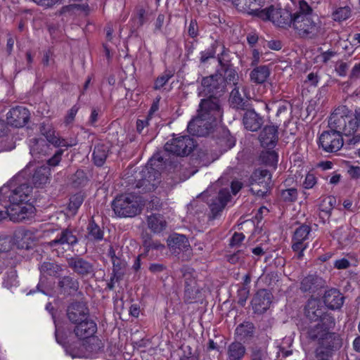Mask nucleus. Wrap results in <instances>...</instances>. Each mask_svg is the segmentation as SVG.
<instances>
[{"mask_svg": "<svg viewBox=\"0 0 360 360\" xmlns=\"http://www.w3.org/2000/svg\"><path fill=\"white\" fill-rule=\"evenodd\" d=\"M77 241V236L71 230L67 229L63 230L54 240L49 243V245L51 248L56 250H58L60 247H62V249L64 250L65 248L69 249L76 244Z\"/></svg>", "mask_w": 360, "mask_h": 360, "instance_id": "obj_18", "label": "nucleus"}, {"mask_svg": "<svg viewBox=\"0 0 360 360\" xmlns=\"http://www.w3.org/2000/svg\"><path fill=\"white\" fill-rule=\"evenodd\" d=\"M168 246L175 252L179 251H187L190 244L187 238L181 234L174 233L169 236L167 240Z\"/></svg>", "mask_w": 360, "mask_h": 360, "instance_id": "obj_30", "label": "nucleus"}, {"mask_svg": "<svg viewBox=\"0 0 360 360\" xmlns=\"http://www.w3.org/2000/svg\"><path fill=\"white\" fill-rule=\"evenodd\" d=\"M59 285L64 289L77 290L78 283L71 277L65 276L60 281Z\"/></svg>", "mask_w": 360, "mask_h": 360, "instance_id": "obj_46", "label": "nucleus"}, {"mask_svg": "<svg viewBox=\"0 0 360 360\" xmlns=\"http://www.w3.org/2000/svg\"><path fill=\"white\" fill-rule=\"evenodd\" d=\"M188 34L194 38L198 34V26L195 20H191L188 26Z\"/></svg>", "mask_w": 360, "mask_h": 360, "instance_id": "obj_56", "label": "nucleus"}, {"mask_svg": "<svg viewBox=\"0 0 360 360\" xmlns=\"http://www.w3.org/2000/svg\"><path fill=\"white\" fill-rule=\"evenodd\" d=\"M205 97L200 102L198 113L214 123L222 115L219 99L217 96Z\"/></svg>", "mask_w": 360, "mask_h": 360, "instance_id": "obj_11", "label": "nucleus"}, {"mask_svg": "<svg viewBox=\"0 0 360 360\" xmlns=\"http://www.w3.org/2000/svg\"><path fill=\"white\" fill-rule=\"evenodd\" d=\"M248 12L263 20H269L279 27L288 28L292 25L293 13L292 14L285 8L274 6H271L264 9L252 8L250 7Z\"/></svg>", "mask_w": 360, "mask_h": 360, "instance_id": "obj_4", "label": "nucleus"}, {"mask_svg": "<svg viewBox=\"0 0 360 360\" xmlns=\"http://www.w3.org/2000/svg\"><path fill=\"white\" fill-rule=\"evenodd\" d=\"M63 153V150H58L54 155L48 160V165L50 166H56L61 160V157Z\"/></svg>", "mask_w": 360, "mask_h": 360, "instance_id": "obj_54", "label": "nucleus"}, {"mask_svg": "<svg viewBox=\"0 0 360 360\" xmlns=\"http://www.w3.org/2000/svg\"><path fill=\"white\" fill-rule=\"evenodd\" d=\"M241 87V85L235 86L231 94L229 101L231 105L236 108L242 109L244 107L245 101L243 98L241 96L239 89Z\"/></svg>", "mask_w": 360, "mask_h": 360, "instance_id": "obj_38", "label": "nucleus"}, {"mask_svg": "<svg viewBox=\"0 0 360 360\" xmlns=\"http://www.w3.org/2000/svg\"><path fill=\"white\" fill-rule=\"evenodd\" d=\"M79 110V107L77 105H73L68 111L65 118V122L66 124H71L75 117V115Z\"/></svg>", "mask_w": 360, "mask_h": 360, "instance_id": "obj_52", "label": "nucleus"}, {"mask_svg": "<svg viewBox=\"0 0 360 360\" xmlns=\"http://www.w3.org/2000/svg\"><path fill=\"white\" fill-rule=\"evenodd\" d=\"M9 219L14 222H21L33 217L35 208L31 204L11 202L6 207Z\"/></svg>", "mask_w": 360, "mask_h": 360, "instance_id": "obj_13", "label": "nucleus"}, {"mask_svg": "<svg viewBox=\"0 0 360 360\" xmlns=\"http://www.w3.org/2000/svg\"><path fill=\"white\" fill-rule=\"evenodd\" d=\"M245 127L252 131H257L262 124V119L253 110H247L243 118Z\"/></svg>", "mask_w": 360, "mask_h": 360, "instance_id": "obj_28", "label": "nucleus"}, {"mask_svg": "<svg viewBox=\"0 0 360 360\" xmlns=\"http://www.w3.org/2000/svg\"><path fill=\"white\" fill-rule=\"evenodd\" d=\"M245 254L242 250H238L236 253H234L229 257V262L235 264L240 259H244Z\"/></svg>", "mask_w": 360, "mask_h": 360, "instance_id": "obj_57", "label": "nucleus"}, {"mask_svg": "<svg viewBox=\"0 0 360 360\" xmlns=\"http://www.w3.org/2000/svg\"><path fill=\"white\" fill-rule=\"evenodd\" d=\"M336 200L333 197H327L323 200L322 206L323 207V211L326 212H330L335 205Z\"/></svg>", "mask_w": 360, "mask_h": 360, "instance_id": "obj_50", "label": "nucleus"}, {"mask_svg": "<svg viewBox=\"0 0 360 360\" xmlns=\"http://www.w3.org/2000/svg\"><path fill=\"white\" fill-rule=\"evenodd\" d=\"M323 286L322 279L316 276L309 275L304 277L300 284V290L302 292L313 293Z\"/></svg>", "mask_w": 360, "mask_h": 360, "instance_id": "obj_29", "label": "nucleus"}, {"mask_svg": "<svg viewBox=\"0 0 360 360\" xmlns=\"http://www.w3.org/2000/svg\"><path fill=\"white\" fill-rule=\"evenodd\" d=\"M150 117H147L144 120H138L136 121V130L139 133H141L143 129L148 125Z\"/></svg>", "mask_w": 360, "mask_h": 360, "instance_id": "obj_59", "label": "nucleus"}, {"mask_svg": "<svg viewBox=\"0 0 360 360\" xmlns=\"http://www.w3.org/2000/svg\"><path fill=\"white\" fill-rule=\"evenodd\" d=\"M195 147V142L193 139L188 136H180L167 141L165 145V150L177 156H186Z\"/></svg>", "mask_w": 360, "mask_h": 360, "instance_id": "obj_9", "label": "nucleus"}, {"mask_svg": "<svg viewBox=\"0 0 360 360\" xmlns=\"http://www.w3.org/2000/svg\"><path fill=\"white\" fill-rule=\"evenodd\" d=\"M147 225L153 233H159L165 229L167 222L160 214H151L147 218Z\"/></svg>", "mask_w": 360, "mask_h": 360, "instance_id": "obj_32", "label": "nucleus"}, {"mask_svg": "<svg viewBox=\"0 0 360 360\" xmlns=\"http://www.w3.org/2000/svg\"><path fill=\"white\" fill-rule=\"evenodd\" d=\"M326 309L322 306L319 300L311 299L307 302L305 308L307 317L314 322L334 325V319L326 313Z\"/></svg>", "mask_w": 360, "mask_h": 360, "instance_id": "obj_12", "label": "nucleus"}, {"mask_svg": "<svg viewBox=\"0 0 360 360\" xmlns=\"http://www.w3.org/2000/svg\"><path fill=\"white\" fill-rule=\"evenodd\" d=\"M270 70L266 65H261L254 68L250 72V79L256 84H262L269 77Z\"/></svg>", "mask_w": 360, "mask_h": 360, "instance_id": "obj_34", "label": "nucleus"}, {"mask_svg": "<svg viewBox=\"0 0 360 360\" xmlns=\"http://www.w3.org/2000/svg\"><path fill=\"white\" fill-rule=\"evenodd\" d=\"M316 183L315 176L313 174H307L303 182V186L306 189H309L313 188Z\"/></svg>", "mask_w": 360, "mask_h": 360, "instance_id": "obj_53", "label": "nucleus"}, {"mask_svg": "<svg viewBox=\"0 0 360 360\" xmlns=\"http://www.w3.org/2000/svg\"><path fill=\"white\" fill-rule=\"evenodd\" d=\"M224 89L223 77L215 74L202 78L198 94L200 96H217L219 98Z\"/></svg>", "mask_w": 360, "mask_h": 360, "instance_id": "obj_7", "label": "nucleus"}, {"mask_svg": "<svg viewBox=\"0 0 360 360\" xmlns=\"http://www.w3.org/2000/svg\"><path fill=\"white\" fill-rule=\"evenodd\" d=\"M230 197V193L227 189H222L219 191L217 198L214 199L210 205L213 218H216L219 213L224 210L229 201Z\"/></svg>", "mask_w": 360, "mask_h": 360, "instance_id": "obj_26", "label": "nucleus"}, {"mask_svg": "<svg viewBox=\"0 0 360 360\" xmlns=\"http://www.w3.org/2000/svg\"><path fill=\"white\" fill-rule=\"evenodd\" d=\"M213 124L214 122L198 113V115L188 122L187 129L193 136H205L210 133Z\"/></svg>", "mask_w": 360, "mask_h": 360, "instance_id": "obj_16", "label": "nucleus"}, {"mask_svg": "<svg viewBox=\"0 0 360 360\" xmlns=\"http://www.w3.org/2000/svg\"><path fill=\"white\" fill-rule=\"evenodd\" d=\"M111 205L115 216L121 218L134 217L139 214L143 208L141 198L131 193L117 196Z\"/></svg>", "mask_w": 360, "mask_h": 360, "instance_id": "obj_3", "label": "nucleus"}, {"mask_svg": "<svg viewBox=\"0 0 360 360\" xmlns=\"http://www.w3.org/2000/svg\"><path fill=\"white\" fill-rule=\"evenodd\" d=\"M333 326L325 323H311L307 328V338L318 345L315 349L316 356L332 355L342 347V342L340 335L329 331Z\"/></svg>", "mask_w": 360, "mask_h": 360, "instance_id": "obj_1", "label": "nucleus"}, {"mask_svg": "<svg viewBox=\"0 0 360 360\" xmlns=\"http://www.w3.org/2000/svg\"><path fill=\"white\" fill-rule=\"evenodd\" d=\"M351 14V11L349 7H340L337 8L333 13V18L335 21H342L347 19Z\"/></svg>", "mask_w": 360, "mask_h": 360, "instance_id": "obj_41", "label": "nucleus"}, {"mask_svg": "<svg viewBox=\"0 0 360 360\" xmlns=\"http://www.w3.org/2000/svg\"><path fill=\"white\" fill-rule=\"evenodd\" d=\"M108 148L103 144H98L93 152V160L97 166H102L108 156Z\"/></svg>", "mask_w": 360, "mask_h": 360, "instance_id": "obj_36", "label": "nucleus"}, {"mask_svg": "<svg viewBox=\"0 0 360 360\" xmlns=\"http://www.w3.org/2000/svg\"><path fill=\"white\" fill-rule=\"evenodd\" d=\"M155 160L150 159L146 169L141 172V179L136 185V187L141 189V192L146 193L154 191L160 183V174L152 166Z\"/></svg>", "mask_w": 360, "mask_h": 360, "instance_id": "obj_10", "label": "nucleus"}, {"mask_svg": "<svg viewBox=\"0 0 360 360\" xmlns=\"http://www.w3.org/2000/svg\"><path fill=\"white\" fill-rule=\"evenodd\" d=\"M50 175L49 169L47 167L37 168L32 176V182L35 186H41L47 183Z\"/></svg>", "mask_w": 360, "mask_h": 360, "instance_id": "obj_35", "label": "nucleus"}, {"mask_svg": "<svg viewBox=\"0 0 360 360\" xmlns=\"http://www.w3.org/2000/svg\"><path fill=\"white\" fill-rule=\"evenodd\" d=\"M342 135L333 130L323 131L319 137V146L326 152L338 151L343 146Z\"/></svg>", "mask_w": 360, "mask_h": 360, "instance_id": "obj_15", "label": "nucleus"}, {"mask_svg": "<svg viewBox=\"0 0 360 360\" xmlns=\"http://www.w3.org/2000/svg\"><path fill=\"white\" fill-rule=\"evenodd\" d=\"M245 352L246 348L241 342H231L227 347V359L228 360H241Z\"/></svg>", "mask_w": 360, "mask_h": 360, "instance_id": "obj_33", "label": "nucleus"}, {"mask_svg": "<svg viewBox=\"0 0 360 360\" xmlns=\"http://www.w3.org/2000/svg\"><path fill=\"white\" fill-rule=\"evenodd\" d=\"M224 79V82H229L233 83V84L235 86L241 85L240 84H238V75L237 72L231 68H226L225 70L224 77H223Z\"/></svg>", "mask_w": 360, "mask_h": 360, "instance_id": "obj_44", "label": "nucleus"}, {"mask_svg": "<svg viewBox=\"0 0 360 360\" xmlns=\"http://www.w3.org/2000/svg\"><path fill=\"white\" fill-rule=\"evenodd\" d=\"M103 238V231L92 219L87 226V238L90 240H101Z\"/></svg>", "mask_w": 360, "mask_h": 360, "instance_id": "obj_37", "label": "nucleus"}, {"mask_svg": "<svg viewBox=\"0 0 360 360\" xmlns=\"http://www.w3.org/2000/svg\"><path fill=\"white\" fill-rule=\"evenodd\" d=\"M68 263L75 273L82 276H87L94 274V265L82 257H71L68 260Z\"/></svg>", "mask_w": 360, "mask_h": 360, "instance_id": "obj_22", "label": "nucleus"}, {"mask_svg": "<svg viewBox=\"0 0 360 360\" xmlns=\"http://www.w3.org/2000/svg\"><path fill=\"white\" fill-rule=\"evenodd\" d=\"M350 176L353 178L360 177V167H351L348 171Z\"/></svg>", "mask_w": 360, "mask_h": 360, "instance_id": "obj_64", "label": "nucleus"}, {"mask_svg": "<svg viewBox=\"0 0 360 360\" xmlns=\"http://www.w3.org/2000/svg\"><path fill=\"white\" fill-rule=\"evenodd\" d=\"M268 354L264 348L255 347L251 349L250 360H267Z\"/></svg>", "mask_w": 360, "mask_h": 360, "instance_id": "obj_42", "label": "nucleus"}, {"mask_svg": "<svg viewBox=\"0 0 360 360\" xmlns=\"http://www.w3.org/2000/svg\"><path fill=\"white\" fill-rule=\"evenodd\" d=\"M349 69V65L345 62H340L337 65L335 71L339 76L345 77Z\"/></svg>", "mask_w": 360, "mask_h": 360, "instance_id": "obj_55", "label": "nucleus"}, {"mask_svg": "<svg viewBox=\"0 0 360 360\" xmlns=\"http://www.w3.org/2000/svg\"><path fill=\"white\" fill-rule=\"evenodd\" d=\"M7 122L15 127H22L30 119L28 110L22 106L12 108L7 113Z\"/></svg>", "mask_w": 360, "mask_h": 360, "instance_id": "obj_20", "label": "nucleus"}, {"mask_svg": "<svg viewBox=\"0 0 360 360\" xmlns=\"http://www.w3.org/2000/svg\"><path fill=\"white\" fill-rule=\"evenodd\" d=\"M96 331V323L92 319L76 324L74 328L75 335L80 340H89L91 338H96L94 336Z\"/></svg>", "mask_w": 360, "mask_h": 360, "instance_id": "obj_23", "label": "nucleus"}, {"mask_svg": "<svg viewBox=\"0 0 360 360\" xmlns=\"http://www.w3.org/2000/svg\"><path fill=\"white\" fill-rule=\"evenodd\" d=\"M143 246L147 251L150 250H157L162 251L165 249V245L158 240H152L150 239H146L143 241Z\"/></svg>", "mask_w": 360, "mask_h": 360, "instance_id": "obj_48", "label": "nucleus"}, {"mask_svg": "<svg viewBox=\"0 0 360 360\" xmlns=\"http://www.w3.org/2000/svg\"><path fill=\"white\" fill-rule=\"evenodd\" d=\"M267 46L269 49L275 51H278L282 48L281 42L278 40L269 41L267 43Z\"/></svg>", "mask_w": 360, "mask_h": 360, "instance_id": "obj_62", "label": "nucleus"}, {"mask_svg": "<svg viewBox=\"0 0 360 360\" xmlns=\"http://www.w3.org/2000/svg\"><path fill=\"white\" fill-rule=\"evenodd\" d=\"M254 333V326L252 323L245 322L240 324L236 329V333L240 339L251 337Z\"/></svg>", "mask_w": 360, "mask_h": 360, "instance_id": "obj_39", "label": "nucleus"}, {"mask_svg": "<svg viewBox=\"0 0 360 360\" xmlns=\"http://www.w3.org/2000/svg\"><path fill=\"white\" fill-rule=\"evenodd\" d=\"M278 139V128L274 125L266 126L259 135V141L262 146L269 148L276 146Z\"/></svg>", "mask_w": 360, "mask_h": 360, "instance_id": "obj_24", "label": "nucleus"}, {"mask_svg": "<svg viewBox=\"0 0 360 360\" xmlns=\"http://www.w3.org/2000/svg\"><path fill=\"white\" fill-rule=\"evenodd\" d=\"M40 131L46 138V141L56 148H69L75 144L72 141L70 142L67 139L60 137L51 126H46L45 124L41 125Z\"/></svg>", "mask_w": 360, "mask_h": 360, "instance_id": "obj_19", "label": "nucleus"}, {"mask_svg": "<svg viewBox=\"0 0 360 360\" xmlns=\"http://www.w3.org/2000/svg\"><path fill=\"white\" fill-rule=\"evenodd\" d=\"M50 150L49 145L44 139L34 138L30 140V153L33 156L46 155Z\"/></svg>", "mask_w": 360, "mask_h": 360, "instance_id": "obj_31", "label": "nucleus"}, {"mask_svg": "<svg viewBox=\"0 0 360 360\" xmlns=\"http://www.w3.org/2000/svg\"><path fill=\"white\" fill-rule=\"evenodd\" d=\"M101 347V341L98 338H91L89 340L76 342L69 347L67 352L72 358H89Z\"/></svg>", "mask_w": 360, "mask_h": 360, "instance_id": "obj_6", "label": "nucleus"}, {"mask_svg": "<svg viewBox=\"0 0 360 360\" xmlns=\"http://www.w3.org/2000/svg\"><path fill=\"white\" fill-rule=\"evenodd\" d=\"M13 246L11 238L9 236H0V252H8Z\"/></svg>", "mask_w": 360, "mask_h": 360, "instance_id": "obj_49", "label": "nucleus"}, {"mask_svg": "<svg viewBox=\"0 0 360 360\" xmlns=\"http://www.w3.org/2000/svg\"><path fill=\"white\" fill-rule=\"evenodd\" d=\"M319 78L317 74L311 72L309 73L306 79V82L310 83L311 85L316 86L319 82Z\"/></svg>", "mask_w": 360, "mask_h": 360, "instance_id": "obj_60", "label": "nucleus"}, {"mask_svg": "<svg viewBox=\"0 0 360 360\" xmlns=\"http://www.w3.org/2000/svg\"><path fill=\"white\" fill-rule=\"evenodd\" d=\"M311 227L307 224H302L297 228L292 238V249L297 253V258L301 259L304 256V251L308 248L306 242L309 238Z\"/></svg>", "mask_w": 360, "mask_h": 360, "instance_id": "obj_14", "label": "nucleus"}, {"mask_svg": "<svg viewBox=\"0 0 360 360\" xmlns=\"http://www.w3.org/2000/svg\"><path fill=\"white\" fill-rule=\"evenodd\" d=\"M349 262L345 258L338 259L334 262V266L338 269H345L349 266Z\"/></svg>", "mask_w": 360, "mask_h": 360, "instance_id": "obj_58", "label": "nucleus"}, {"mask_svg": "<svg viewBox=\"0 0 360 360\" xmlns=\"http://www.w3.org/2000/svg\"><path fill=\"white\" fill-rule=\"evenodd\" d=\"M291 27L301 38L315 39L323 33L322 24L311 8L304 1L293 13Z\"/></svg>", "mask_w": 360, "mask_h": 360, "instance_id": "obj_2", "label": "nucleus"}, {"mask_svg": "<svg viewBox=\"0 0 360 360\" xmlns=\"http://www.w3.org/2000/svg\"><path fill=\"white\" fill-rule=\"evenodd\" d=\"M83 197L80 194L72 195L70 199L68 208L72 212H75L83 202Z\"/></svg>", "mask_w": 360, "mask_h": 360, "instance_id": "obj_45", "label": "nucleus"}, {"mask_svg": "<svg viewBox=\"0 0 360 360\" xmlns=\"http://www.w3.org/2000/svg\"><path fill=\"white\" fill-rule=\"evenodd\" d=\"M35 3H37L39 5L46 6V7H51L53 5H55L58 0H32Z\"/></svg>", "mask_w": 360, "mask_h": 360, "instance_id": "obj_63", "label": "nucleus"}, {"mask_svg": "<svg viewBox=\"0 0 360 360\" xmlns=\"http://www.w3.org/2000/svg\"><path fill=\"white\" fill-rule=\"evenodd\" d=\"M173 75H174L171 71L164 72L163 74L159 76L155 81L154 89L158 90L163 87L167 83L169 79L173 77Z\"/></svg>", "mask_w": 360, "mask_h": 360, "instance_id": "obj_43", "label": "nucleus"}, {"mask_svg": "<svg viewBox=\"0 0 360 360\" xmlns=\"http://www.w3.org/2000/svg\"><path fill=\"white\" fill-rule=\"evenodd\" d=\"M323 299L326 306L331 309H340L344 302V297L340 292L335 288L326 290Z\"/></svg>", "mask_w": 360, "mask_h": 360, "instance_id": "obj_25", "label": "nucleus"}, {"mask_svg": "<svg viewBox=\"0 0 360 360\" xmlns=\"http://www.w3.org/2000/svg\"><path fill=\"white\" fill-rule=\"evenodd\" d=\"M281 195L283 200L288 202H293L297 199V191L293 188L283 190L281 191Z\"/></svg>", "mask_w": 360, "mask_h": 360, "instance_id": "obj_47", "label": "nucleus"}, {"mask_svg": "<svg viewBox=\"0 0 360 360\" xmlns=\"http://www.w3.org/2000/svg\"><path fill=\"white\" fill-rule=\"evenodd\" d=\"M328 127L330 130L349 136L356 130V123L347 115L345 108H337L331 114L328 120Z\"/></svg>", "mask_w": 360, "mask_h": 360, "instance_id": "obj_5", "label": "nucleus"}, {"mask_svg": "<svg viewBox=\"0 0 360 360\" xmlns=\"http://www.w3.org/2000/svg\"><path fill=\"white\" fill-rule=\"evenodd\" d=\"M245 235L243 233H235L231 238L230 246L238 247L244 240Z\"/></svg>", "mask_w": 360, "mask_h": 360, "instance_id": "obj_51", "label": "nucleus"}, {"mask_svg": "<svg viewBox=\"0 0 360 360\" xmlns=\"http://www.w3.org/2000/svg\"><path fill=\"white\" fill-rule=\"evenodd\" d=\"M360 77V63L355 64L349 75L351 79H356Z\"/></svg>", "mask_w": 360, "mask_h": 360, "instance_id": "obj_61", "label": "nucleus"}, {"mask_svg": "<svg viewBox=\"0 0 360 360\" xmlns=\"http://www.w3.org/2000/svg\"><path fill=\"white\" fill-rule=\"evenodd\" d=\"M32 188L27 184H23L13 190L9 195L11 202H27Z\"/></svg>", "mask_w": 360, "mask_h": 360, "instance_id": "obj_27", "label": "nucleus"}, {"mask_svg": "<svg viewBox=\"0 0 360 360\" xmlns=\"http://www.w3.org/2000/svg\"><path fill=\"white\" fill-rule=\"evenodd\" d=\"M271 303V294L265 289L257 292L252 300V306L255 313L263 314L270 307Z\"/></svg>", "mask_w": 360, "mask_h": 360, "instance_id": "obj_21", "label": "nucleus"}, {"mask_svg": "<svg viewBox=\"0 0 360 360\" xmlns=\"http://www.w3.org/2000/svg\"><path fill=\"white\" fill-rule=\"evenodd\" d=\"M40 269L41 272L53 276H56L62 271L60 265L51 262H44L41 265Z\"/></svg>", "mask_w": 360, "mask_h": 360, "instance_id": "obj_40", "label": "nucleus"}, {"mask_svg": "<svg viewBox=\"0 0 360 360\" xmlns=\"http://www.w3.org/2000/svg\"><path fill=\"white\" fill-rule=\"evenodd\" d=\"M67 315L69 321L74 325L91 319L89 309L83 302L71 304L68 308Z\"/></svg>", "mask_w": 360, "mask_h": 360, "instance_id": "obj_17", "label": "nucleus"}, {"mask_svg": "<svg viewBox=\"0 0 360 360\" xmlns=\"http://www.w3.org/2000/svg\"><path fill=\"white\" fill-rule=\"evenodd\" d=\"M271 174L266 169H256L250 176L251 192L259 197H264L269 190Z\"/></svg>", "mask_w": 360, "mask_h": 360, "instance_id": "obj_8", "label": "nucleus"}]
</instances>
